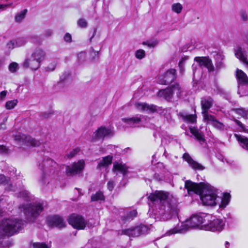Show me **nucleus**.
Wrapping results in <instances>:
<instances>
[{"mask_svg":"<svg viewBox=\"0 0 248 248\" xmlns=\"http://www.w3.org/2000/svg\"><path fill=\"white\" fill-rule=\"evenodd\" d=\"M150 217L155 221H167L172 217H177L179 209L178 198L167 192L156 191L148 196Z\"/></svg>","mask_w":248,"mask_h":248,"instance_id":"nucleus-1","label":"nucleus"},{"mask_svg":"<svg viewBox=\"0 0 248 248\" xmlns=\"http://www.w3.org/2000/svg\"><path fill=\"white\" fill-rule=\"evenodd\" d=\"M185 187L188 195L199 194L204 205L214 206L217 204L219 190L208 184L203 182L196 183L190 180L185 181Z\"/></svg>","mask_w":248,"mask_h":248,"instance_id":"nucleus-2","label":"nucleus"},{"mask_svg":"<svg viewBox=\"0 0 248 248\" xmlns=\"http://www.w3.org/2000/svg\"><path fill=\"white\" fill-rule=\"evenodd\" d=\"M209 218H212L209 214L200 213L194 214L188 219L178 224L177 225L169 231L167 232L168 235L179 233L184 234L191 229L199 228L201 225V228L203 229L204 224L209 221Z\"/></svg>","mask_w":248,"mask_h":248,"instance_id":"nucleus-3","label":"nucleus"},{"mask_svg":"<svg viewBox=\"0 0 248 248\" xmlns=\"http://www.w3.org/2000/svg\"><path fill=\"white\" fill-rule=\"evenodd\" d=\"M26 221L17 218L4 219L0 224V237L10 236L21 231Z\"/></svg>","mask_w":248,"mask_h":248,"instance_id":"nucleus-4","label":"nucleus"},{"mask_svg":"<svg viewBox=\"0 0 248 248\" xmlns=\"http://www.w3.org/2000/svg\"><path fill=\"white\" fill-rule=\"evenodd\" d=\"M38 166L43 171L40 182L43 186H46L49 183L48 179L46 177V175L53 174L57 171L59 169V165L56 162L47 157H45Z\"/></svg>","mask_w":248,"mask_h":248,"instance_id":"nucleus-5","label":"nucleus"},{"mask_svg":"<svg viewBox=\"0 0 248 248\" xmlns=\"http://www.w3.org/2000/svg\"><path fill=\"white\" fill-rule=\"evenodd\" d=\"M45 206L44 202L39 201L32 203L21 205L20 208L23 210L27 219L30 221H32L43 211Z\"/></svg>","mask_w":248,"mask_h":248,"instance_id":"nucleus-6","label":"nucleus"},{"mask_svg":"<svg viewBox=\"0 0 248 248\" xmlns=\"http://www.w3.org/2000/svg\"><path fill=\"white\" fill-rule=\"evenodd\" d=\"M236 77L238 83L237 93L241 96L246 95L248 91L246 89L248 88V77L242 70L237 69L236 71Z\"/></svg>","mask_w":248,"mask_h":248,"instance_id":"nucleus-7","label":"nucleus"},{"mask_svg":"<svg viewBox=\"0 0 248 248\" xmlns=\"http://www.w3.org/2000/svg\"><path fill=\"white\" fill-rule=\"evenodd\" d=\"M14 137L15 140L21 145H27L33 147H38L42 143L40 140H36L30 136H27L20 133H16L14 135Z\"/></svg>","mask_w":248,"mask_h":248,"instance_id":"nucleus-8","label":"nucleus"},{"mask_svg":"<svg viewBox=\"0 0 248 248\" xmlns=\"http://www.w3.org/2000/svg\"><path fill=\"white\" fill-rule=\"evenodd\" d=\"M149 229L148 226L140 224L134 228L122 230V234H125L133 237H138L142 235L148 234Z\"/></svg>","mask_w":248,"mask_h":248,"instance_id":"nucleus-9","label":"nucleus"},{"mask_svg":"<svg viewBox=\"0 0 248 248\" xmlns=\"http://www.w3.org/2000/svg\"><path fill=\"white\" fill-rule=\"evenodd\" d=\"M85 167L83 160H79L77 162H74L66 166L65 172L67 176H74L82 172Z\"/></svg>","mask_w":248,"mask_h":248,"instance_id":"nucleus-10","label":"nucleus"},{"mask_svg":"<svg viewBox=\"0 0 248 248\" xmlns=\"http://www.w3.org/2000/svg\"><path fill=\"white\" fill-rule=\"evenodd\" d=\"M113 135V131L105 126H101L93 132L92 137L91 141L96 142L99 140H103L105 138L111 137Z\"/></svg>","mask_w":248,"mask_h":248,"instance_id":"nucleus-11","label":"nucleus"},{"mask_svg":"<svg viewBox=\"0 0 248 248\" xmlns=\"http://www.w3.org/2000/svg\"><path fill=\"white\" fill-rule=\"evenodd\" d=\"M211 218H209V221L204 224L203 229L212 232H220L224 229L225 222L222 219L214 218L211 220Z\"/></svg>","mask_w":248,"mask_h":248,"instance_id":"nucleus-12","label":"nucleus"},{"mask_svg":"<svg viewBox=\"0 0 248 248\" xmlns=\"http://www.w3.org/2000/svg\"><path fill=\"white\" fill-rule=\"evenodd\" d=\"M68 222L74 228L78 230L84 229L86 224V221L82 216L75 214L69 217Z\"/></svg>","mask_w":248,"mask_h":248,"instance_id":"nucleus-13","label":"nucleus"},{"mask_svg":"<svg viewBox=\"0 0 248 248\" xmlns=\"http://www.w3.org/2000/svg\"><path fill=\"white\" fill-rule=\"evenodd\" d=\"M177 77L176 71L174 69L167 70L158 78V83L161 84L168 85L171 83Z\"/></svg>","mask_w":248,"mask_h":248,"instance_id":"nucleus-14","label":"nucleus"},{"mask_svg":"<svg viewBox=\"0 0 248 248\" xmlns=\"http://www.w3.org/2000/svg\"><path fill=\"white\" fill-rule=\"evenodd\" d=\"M46 222L49 226L52 227L61 229L65 226V223L62 218L57 215L48 216L47 217Z\"/></svg>","mask_w":248,"mask_h":248,"instance_id":"nucleus-15","label":"nucleus"},{"mask_svg":"<svg viewBox=\"0 0 248 248\" xmlns=\"http://www.w3.org/2000/svg\"><path fill=\"white\" fill-rule=\"evenodd\" d=\"M204 120L207 124L213 125L216 129L224 131L227 129V126L223 123L217 121L215 117L211 114H206L204 115Z\"/></svg>","mask_w":248,"mask_h":248,"instance_id":"nucleus-16","label":"nucleus"},{"mask_svg":"<svg viewBox=\"0 0 248 248\" xmlns=\"http://www.w3.org/2000/svg\"><path fill=\"white\" fill-rule=\"evenodd\" d=\"M195 61L197 62L201 67H206L209 72L214 71L215 68L212 61L206 57H196L194 59Z\"/></svg>","mask_w":248,"mask_h":248,"instance_id":"nucleus-17","label":"nucleus"},{"mask_svg":"<svg viewBox=\"0 0 248 248\" xmlns=\"http://www.w3.org/2000/svg\"><path fill=\"white\" fill-rule=\"evenodd\" d=\"M183 158L186 161L189 166L194 170H202L205 169V167L202 164L194 160L190 156L189 154L185 153L183 155Z\"/></svg>","mask_w":248,"mask_h":248,"instance_id":"nucleus-18","label":"nucleus"},{"mask_svg":"<svg viewBox=\"0 0 248 248\" xmlns=\"http://www.w3.org/2000/svg\"><path fill=\"white\" fill-rule=\"evenodd\" d=\"M136 108L139 109L148 111V113H153L156 112L158 107L155 105L148 104L145 103H137L135 104Z\"/></svg>","mask_w":248,"mask_h":248,"instance_id":"nucleus-19","label":"nucleus"},{"mask_svg":"<svg viewBox=\"0 0 248 248\" xmlns=\"http://www.w3.org/2000/svg\"><path fill=\"white\" fill-rule=\"evenodd\" d=\"M235 55L237 58L243 62L246 65L248 66L247 60V53L245 48L238 46L235 49Z\"/></svg>","mask_w":248,"mask_h":248,"instance_id":"nucleus-20","label":"nucleus"},{"mask_svg":"<svg viewBox=\"0 0 248 248\" xmlns=\"http://www.w3.org/2000/svg\"><path fill=\"white\" fill-rule=\"evenodd\" d=\"M213 104V99L210 97H205L201 99V105L202 108V113L203 114V118L204 115L208 114V110L211 107Z\"/></svg>","mask_w":248,"mask_h":248,"instance_id":"nucleus-21","label":"nucleus"},{"mask_svg":"<svg viewBox=\"0 0 248 248\" xmlns=\"http://www.w3.org/2000/svg\"><path fill=\"white\" fill-rule=\"evenodd\" d=\"M122 121L131 127L139 126L141 122L140 116L137 115L132 117L123 118Z\"/></svg>","mask_w":248,"mask_h":248,"instance_id":"nucleus-22","label":"nucleus"},{"mask_svg":"<svg viewBox=\"0 0 248 248\" xmlns=\"http://www.w3.org/2000/svg\"><path fill=\"white\" fill-rule=\"evenodd\" d=\"M41 63L34 59H26L23 63V66L25 68H29L32 70H36L40 66Z\"/></svg>","mask_w":248,"mask_h":248,"instance_id":"nucleus-23","label":"nucleus"},{"mask_svg":"<svg viewBox=\"0 0 248 248\" xmlns=\"http://www.w3.org/2000/svg\"><path fill=\"white\" fill-rule=\"evenodd\" d=\"M112 156L108 155L102 158L98 162V165L96 167V169L101 170L103 169L106 168L109 166L112 163Z\"/></svg>","mask_w":248,"mask_h":248,"instance_id":"nucleus-24","label":"nucleus"},{"mask_svg":"<svg viewBox=\"0 0 248 248\" xmlns=\"http://www.w3.org/2000/svg\"><path fill=\"white\" fill-rule=\"evenodd\" d=\"M231 195L227 193L223 194L222 197L217 196V204H219L220 208L222 209L225 208L230 202Z\"/></svg>","mask_w":248,"mask_h":248,"instance_id":"nucleus-25","label":"nucleus"},{"mask_svg":"<svg viewBox=\"0 0 248 248\" xmlns=\"http://www.w3.org/2000/svg\"><path fill=\"white\" fill-rule=\"evenodd\" d=\"M26 40L24 38H19L16 40L10 41L7 44V46L9 49L22 46L26 44Z\"/></svg>","mask_w":248,"mask_h":248,"instance_id":"nucleus-26","label":"nucleus"},{"mask_svg":"<svg viewBox=\"0 0 248 248\" xmlns=\"http://www.w3.org/2000/svg\"><path fill=\"white\" fill-rule=\"evenodd\" d=\"M46 57V52L42 49L37 48L34 50L31 55V58L36 60L40 63L44 61Z\"/></svg>","mask_w":248,"mask_h":248,"instance_id":"nucleus-27","label":"nucleus"},{"mask_svg":"<svg viewBox=\"0 0 248 248\" xmlns=\"http://www.w3.org/2000/svg\"><path fill=\"white\" fill-rule=\"evenodd\" d=\"M173 95V91H172L171 87L159 90L158 92V96L163 97L168 101H170L172 99Z\"/></svg>","mask_w":248,"mask_h":248,"instance_id":"nucleus-28","label":"nucleus"},{"mask_svg":"<svg viewBox=\"0 0 248 248\" xmlns=\"http://www.w3.org/2000/svg\"><path fill=\"white\" fill-rule=\"evenodd\" d=\"M178 116L186 123H194L196 121V114H189L186 112H180L178 113Z\"/></svg>","mask_w":248,"mask_h":248,"instance_id":"nucleus-29","label":"nucleus"},{"mask_svg":"<svg viewBox=\"0 0 248 248\" xmlns=\"http://www.w3.org/2000/svg\"><path fill=\"white\" fill-rule=\"evenodd\" d=\"M129 167L125 164L120 163L117 162L113 163V171H119L122 172L124 176L126 175L128 173V169Z\"/></svg>","mask_w":248,"mask_h":248,"instance_id":"nucleus-30","label":"nucleus"},{"mask_svg":"<svg viewBox=\"0 0 248 248\" xmlns=\"http://www.w3.org/2000/svg\"><path fill=\"white\" fill-rule=\"evenodd\" d=\"M234 137L238 141L240 147L248 151V138L244 136L236 134H234Z\"/></svg>","mask_w":248,"mask_h":248,"instance_id":"nucleus-31","label":"nucleus"},{"mask_svg":"<svg viewBox=\"0 0 248 248\" xmlns=\"http://www.w3.org/2000/svg\"><path fill=\"white\" fill-rule=\"evenodd\" d=\"M53 32L50 30H46L43 34L41 35L40 36H38L36 35H32L31 37L32 39V42L34 43H40L42 39H44L45 38H48L51 36Z\"/></svg>","mask_w":248,"mask_h":248,"instance_id":"nucleus-32","label":"nucleus"},{"mask_svg":"<svg viewBox=\"0 0 248 248\" xmlns=\"http://www.w3.org/2000/svg\"><path fill=\"white\" fill-rule=\"evenodd\" d=\"M190 132L195 136L197 140L200 142L205 141L204 135L195 128H190Z\"/></svg>","mask_w":248,"mask_h":248,"instance_id":"nucleus-33","label":"nucleus"},{"mask_svg":"<svg viewBox=\"0 0 248 248\" xmlns=\"http://www.w3.org/2000/svg\"><path fill=\"white\" fill-rule=\"evenodd\" d=\"M137 215V212L136 210H133L128 213L121 217V219L124 223L127 221L133 219L134 217H136Z\"/></svg>","mask_w":248,"mask_h":248,"instance_id":"nucleus-34","label":"nucleus"},{"mask_svg":"<svg viewBox=\"0 0 248 248\" xmlns=\"http://www.w3.org/2000/svg\"><path fill=\"white\" fill-rule=\"evenodd\" d=\"M215 58L216 60V68L217 70H219L224 67V63L222 62V60L224 59L222 55L217 54L215 56Z\"/></svg>","mask_w":248,"mask_h":248,"instance_id":"nucleus-35","label":"nucleus"},{"mask_svg":"<svg viewBox=\"0 0 248 248\" xmlns=\"http://www.w3.org/2000/svg\"><path fill=\"white\" fill-rule=\"evenodd\" d=\"M232 111L235 113L241 115L246 120H248V110L244 108H233Z\"/></svg>","mask_w":248,"mask_h":248,"instance_id":"nucleus-36","label":"nucleus"},{"mask_svg":"<svg viewBox=\"0 0 248 248\" xmlns=\"http://www.w3.org/2000/svg\"><path fill=\"white\" fill-rule=\"evenodd\" d=\"M105 196L101 191H97L95 194H92L91 197V202L104 201Z\"/></svg>","mask_w":248,"mask_h":248,"instance_id":"nucleus-37","label":"nucleus"},{"mask_svg":"<svg viewBox=\"0 0 248 248\" xmlns=\"http://www.w3.org/2000/svg\"><path fill=\"white\" fill-rule=\"evenodd\" d=\"M172 91H173V93H176L177 97H180L181 93L182 92V89L180 85L176 83L173 85L171 86Z\"/></svg>","mask_w":248,"mask_h":248,"instance_id":"nucleus-38","label":"nucleus"},{"mask_svg":"<svg viewBox=\"0 0 248 248\" xmlns=\"http://www.w3.org/2000/svg\"><path fill=\"white\" fill-rule=\"evenodd\" d=\"M8 116L7 115H0V130L6 128L5 122L7 121Z\"/></svg>","mask_w":248,"mask_h":248,"instance_id":"nucleus-39","label":"nucleus"},{"mask_svg":"<svg viewBox=\"0 0 248 248\" xmlns=\"http://www.w3.org/2000/svg\"><path fill=\"white\" fill-rule=\"evenodd\" d=\"M78 25L81 28H86L88 26V22L84 18H79L77 22Z\"/></svg>","mask_w":248,"mask_h":248,"instance_id":"nucleus-40","label":"nucleus"},{"mask_svg":"<svg viewBox=\"0 0 248 248\" xmlns=\"http://www.w3.org/2000/svg\"><path fill=\"white\" fill-rule=\"evenodd\" d=\"M187 59V57L183 58L179 62L178 65L180 69V72L182 74H183L185 71L184 66L185 64V62Z\"/></svg>","mask_w":248,"mask_h":248,"instance_id":"nucleus-41","label":"nucleus"},{"mask_svg":"<svg viewBox=\"0 0 248 248\" xmlns=\"http://www.w3.org/2000/svg\"><path fill=\"white\" fill-rule=\"evenodd\" d=\"M171 8L173 11L176 12L177 14H180L182 10L183 7L180 3H177L172 4Z\"/></svg>","mask_w":248,"mask_h":248,"instance_id":"nucleus-42","label":"nucleus"},{"mask_svg":"<svg viewBox=\"0 0 248 248\" xmlns=\"http://www.w3.org/2000/svg\"><path fill=\"white\" fill-rule=\"evenodd\" d=\"M17 101L16 100L8 101L5 104V107L8 109L13 108L16 105Z\"/></svg>","mask_w":248,"mask_h":248,"instance_id":"nucleus-43","label":"nucleus"},{"mask_svg":"<svg viewBox=\"0 0 248 248\" xmlns=\"http://www.w3.org/2000/svg\"><path fill=\"white\" fill-rule=\"evenodd\" d=\"M135 56L137 59L141 60L145 57V52L144 50L141 49L137 50L135 53Z\"/></svg>","mask_w":248,"mask_h":248,"instance_id":"nucleus-44","label":"nucleus"},{"mask_svg":"<svg viewBox=\"0 0 248 248\" xmlns=\"http://www.w3.org/2000/svg\"><path fill=\"white\" fill-rule=\"evenodd\" d=\"M233 121L235 122V123L237 125H238L240 127V128L241 129V131H242L243 132L248 133V129H247L246 127V126L245 124H242L240 121H239V120H238L236 119H234Z\"/></svg>","mask_w":248,"mask_h":248,"instance_id":"nucleus-45","label":"nucleus"},{"mask_svg":"<svg viewBox=\"0 0 248 248\" xmlns=\"http://www.w3.org/2000/svg\"><path fill=\"white\" fill-rule=\"evenodd\" d=\"M18 68V64L15 62L11 63L9 65V70L12 73L16 72Z\"/></svg>","mask_w":248,"mask_h":248,"instance_id":"nucleus-46","label":"nucleus"},{"mask_svg":"<svg viewBox=\"0 0 248 248\" xmlns=\"http://www.w3.org/2000/svg\"><path fill=\"white\" fill-rule=\"evenodd\" d=\"M92 51L91 52V55L92 56V59L93 61H98L99 59V52L98 51H95L93 48H92Z\"/></svg>","mask_w":248,"mask_h":248,"instance_id":"nucleus-47","label":"nucleus"},{"mask_svg":"<svg viewBox=\"0 0 248 248\" xmlns=\"http://www.w3.org/2000/svg\"><path fill=\"white\" fill-rule=\"evenodd\" d=\"M86 58V54L84 52H80L78 55V59L80 63L83 62Z\"/></svg>","mask_w":248,"mask_h":248,"instance_id":"nucleus-48","label":"nucleus"},{"mask_svg":"<svg viewBox=\"0 0 248 248\" xmlns=\"http://www.w3.org/2000/svg\"><path fill=\"white\" fill-rule=\"evenodd\" d=\"M79 151V149L78 148H76L73 150L71 151L69 154L66 155V156L68 158H71L75 156V155Z\"/></svg>","mask_w":248,"mask_h":248,"instance_id":"nucleus-49","label":"nucleus"},{"mask_svg":"<svg viewBox=\"0 0 248 248\" xmlns=\"http://www.w3.org/2000/svg\"><path fill=\"white\" fill-rule=\"evenodd\" d=\"M70 74L68 72H65L60 77V84L64 82L69 77Z\"/></svg>","mask_w":248,"mask_h":248,"instance_id":"nucleus-50","label":"nucleus"},{"mask_svg":"<svg viewBox=\"0 0 248 248\" xmlns=\"http://www.w3.org/2000/svg\"><path fill=\"white\" fill-rule=\"evenodd\" d=\"M8 178L6 177L4 175H0V185H5L8 184Z\"/></svg>","mask_w":248,"mask_h":248,"instance_id":"nucleus-51","label":"nucleus"},{"mask_svg":"<svg viewBox=\"0 0 248 248\" xmlns=\"http://www.w3.org/2000/svg\"><path fill=\"white\" fill-rule=\"evenodd\" d=\"M34 248H48L46 245L43 243H36L33 244Z\"/></svg>","mask_w":248,"mask_h":248,"instance_id":"nucleus-52","label":"nucleus"},{"mask_svg":"<svg viewBox=\"0 0 248 248\" xmlns=\"http://www.w3.org/2000/svg\"><path fill=\"white\" fill-rule=\"evenodd\" d=\"M56 66V63L55 62H53L51 63L46 68V71H53L55 67Z\"/></svg>","mask_w":248,"mask_h":248,"instance_id":"nucleus-53","label":"nucleus"},{"mask_svg":"<svg viewBox=\"0 0 248 248\" xmlns=\"http://www.w3.org/2000/svg\"><path fill=\"white\" fill-rule=\"evenodd\" d=\"M8 148L3 145H0V154H7L8 153Z\"/></svg>","mask_w":248,"mask_h":248,"instance_id":"nucleus-54","label":"nucleus"},{"mask_svg":"<svg viewBox=\"0 0 248 248\" xmlns=\"http://www.w3.org/2000/svg\"><path fill=\"white\" fill-rule=\"evenodd\" d=\"M107 186L108 189L109 191H112L114 187L115 184L113 181H109L108 182Z\"/></svg>","mask_w":248,"mask_h":248,"instance_id":"nucleus-55","label":"nucleus"},{"mask_svg":"<svg viewBox=\"0 0 248 248\" xmlns=\"http://www.w3.org/2000/svg\"><path fill=\"white\" fill-rule=\"evenodd\" d=\"M3 247L4 248H9L10 247L12 246L13 245V242L12 241L10 240H7L2 244Z\"/></svg>","mask_w":248,"mask_h":248,"instance_id":"nucleus-56","label":"nucleus"},{"mask_svg":"<svg viewBox=\"0 0 248 248\" xmlns=\"http://www.w3.org/2000/svg\"><path fill=\"white\" fill-rule=\"evenodd\" d=\"M72 36L69 33H66L64 36V40L67 42H70L71 41Z\"/></svg>","mask_w":248,"mask_h":248,"instance_id":"nucleus-57","label":"nucleus"},{"mask_svg":"<svg viewBox=\"0 0 248 248\" xmlns=\"http://www.w3.org/2000/svg\"><path fill=\"white\" fill-rule=\"evenodd\" d=\"M27 12L28 10L27 9H24L22 10L20 12L17 13L16 16H26Z\"/></svg>","mask_w":248,"mask_h":248,"instance_id":"nucleus-58","label":"nucleus"},{"mask_svg":"<svg viewBox=\"0 0 248 248\" xmlns=\"http://www.w3.org/2000/svg\"><path fill=\"white\" fill-rule=\"evenodd\" d=\"M51 115V112H43L41 114L42 116L44 118H48L50 115Z\"/></svg>","mask_w":248,"mask_h":248,"instance_id":"nucleus-59","label":"nucleus"},{"mask_svg":"<svg viewBox=\"0 0 248 248\" xmlns=\"http://www.w3.org/2000/svg\"><path fill=\"white\" fill-rule=\"evenodd\" d=\"M24 16H15V21L17 23H20L24 19Z\"/></svg>","mask_w":248,"mask_h":248,"instance_id":"nucleus-60","label":"nucleus"},{"mask_svg":"<svg viewBox=\"0 0 248 248\" xmlns=\"http://www.w3.org/2000/svg\"><path fill=\"white\" fill-rule=\"evenodd\" d=\"M20 196L26 198L28 197V193L27 191H23L20 192Z\"/></svg>","mask_w":248,"mask_h":248,"instance_id":"nucleus-61","label":"nucleus"},{"mask_svg":"<svg viewBox=\"0 0 248 248\" xmlns=\"http://www.w3.org/2000/svg\"><path fill=\"white\" fill-rule=\"evenodd\" d=\"M7 94V92L5 91H2L0 93V97L1 99L4 98Z\"/></svg>","mask_w":248,"mask_h":248,"instance_id":"nucleus-62","label":"nucleus"},{"mask_svg":"<svg viewBox=\"0 0 248 248\" xmlns=\"http://www.w3.org/2000/svg\"><path fill=\"white\" fill-rule=\"evenodd\" d=\"M230 166L231 167H232L233 168H238V165L237 163L234 162V161H232V162H231L230 163Z\"/></svg>","mask_w":248,"mask_h":248,"instance_id":"nucleus-63","label":"nucleus"},{"mask_svg":"<svg viewBox=\"0 0 248 248\" xmlns=\"http://www.w3.org/2000/svg\"><path fill=\"white\" fill-rule=\"evenodd\" d=\"M148 46L150 47H154L155 46V43H149L148 44Z\"/></svg>","mask_w":248,"mask_h":248,"instance_id":"nucleus-64","label":"nucleus"}]
</instances>
